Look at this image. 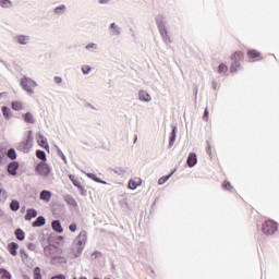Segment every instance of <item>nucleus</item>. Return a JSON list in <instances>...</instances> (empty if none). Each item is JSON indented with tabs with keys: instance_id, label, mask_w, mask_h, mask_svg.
<instances>
[{
	"instance_id": "obj_1",
	"label": "nucleus",
	"mask_w": 279,
	"mask_h": 279,
	"mask_svg": "<svg viewBox=\"0 0 279 279\" xmlns=\"http://www.w3.org/2000/svg\"><path fill=\"white\" fill-rule=\"evenodd\" d=\"M244 58H245V54L241 50L235 51L231 56V60H232L231 73H236L239 69H241V62H243Z\"/></svg>"
},
{
	"instance_id": "obj_2",
	"label": "nucleus",
	"mask_w": 279,
	"mask_h": 279,
	"mask_svg": "<svg viewBox=\"0 0 279 279\" xmlns=\"http://www.w3.org/2000/svg\"><path fill=\"white\" fill-rule=\"evenodd\" d=\"M262 231L264 232V234L266 235H271V234H276V232H278V222L274 221V220H266L263 225H262Z\"/></svg>"
},
{
	"instance_id": "obj_3",
	"label": "nucleus",
	"mask_w": 279,
	"mask_h": 279,
	"mask_svg": "<svg viewBox=\"0 0 279 279\" xmlns=\"http://www.w3.org/2000/svg\"><path fill=\"white\" fill-rule=\"evenodd\" d=\"M20 85L24 90H26V93H28V95H34V88L37 86L34 80L26 76L21 78Z\"/></svg>"
},
{
	"instance_id": "obj_4",
	"label": "nucleus",
	"mask_w": 279,
	"mask_h": 279,
	"mask_svg": "<svg viewBox=\"0 0 279 279\" xmlns=\"http://www.w3.org/2000/svg\"><path fill=\"white\" fill-rule=\"evenodd\" d=\"M87 235L86 231H82L76 239L74 240V250L77 254H82V250H84V245H86Z\"/></svg>"
},
{
	"instance_id": "obj_5",
	"label": "nucleus",
	"mask_w": 279,
	"mask_h": 279,
	"mask_svg": "<svg viewBox=\"0 0 279 279\" xmlns=\"http://www.w3.org/2000/svg\"><path fill=\"white\" fill-rule=\"evenodd\" d=\"M35 172L37 173V175H40L41 178H49V174L51 173V168L45 161H40L35 167Z\"/></svg>"
},
{
	"instance_id": "obj_6",
	"label": "nucleus",
	"mask_w": 279,
	"mask_h": 279,
	"mask_svg": "<svg viewBox=\"0 0 279 279\" xmlns=\"http://www.w3.org/2000/svg\"><path fill=\"white\" fill-rule=\"evenodd\" d=\"M141 184H143V180L138 177H135L130 180L129 189H131V191H135V189H138V186H141Z\"/></svg>"
},
{
	"instance_id": "obj_7",
	"label": "nucleus",
	"mask_w": 279,
	"mask_h": 279,
	"mask_svg": "<svg viewBox=\"0 0 279 279\" xmlns=\"http://www.w3.org/2000/svg\"><path fill=\"white\" fill-rule=\"evenodd\" d=\"M246 56L250 58V60H263L260 52H258L256 49L248 50Z\"/></svg>"
},
{
	"instance_id": "obj_8",
	"label": "nucleus",
	"mask_w": 279,
	"mask_h": 279,
	"mask_svg": "<svg viewBox=\"0 0 279 279\" xmlns=\"http://www.w3.org/2000/svg\"><path fill=\"white\" fill-rule=\"evenodd\" d=\"M158 29H159L165 43H171V38H169V35L167 34V28L165 27V24L159 23Z\"/></svg>"
},
{
	"instance_id": "obj_9",
	"label": "nucleus",
	"mask_w": 279,
	"mask_h": 279,
	"mask_svg": "<svg viewBox=\"0 0 279 279\" xmlns=\"http://www.w3.org/2000/svg\"><path fill=\"white\" fill-rule=\"evenodd\" d=\"M32 143H33V138H32V131H31V132H28L27 140L25 142L21 143L22 149H24V150L32 149Z\"/></svg>"
},
{
	"instance_id": "obj_10",
	"label": "nucleus",
	"mask_w": 279,
	"mask_h": 279,
	"mask_svg": "<svg viewBox=\"0 0 279 279\" xmlns=\"http://www.w3.org/2000/svg\"><path fill=\"white\" fill-rule=\"evenodd\" d=\"M69 178H70L72 184H74V186H77V189H78L82 193H84V185H82V181L78 180V179H76L75 175H73V174H70Z\"/></svg>"
},
{
	"instance_id": "obj_11",
	"label": "nucleus",
	"mask_w": 279,
	"mask_h": 279,
	"mask_svg": "<svg viewBox=\"0 0 279 279\" xmlns=\"http://www.w3.org/2000/svg\"><path fill=\"white\" fill-rule=\"evenodd\" d=\"M7 250H8V252H10L11 256H16V254H17L16 251L19 250V244H16V242H11L8 244Z\"/></svg>"
},
{
	"instance_id": "obj_12",
	"label": "nucleus",
	"mask_w": 279,
	"mask_h": 279,
	"mask_svg": "<svg viewBox=\"0 0 279 279\" xmlns=\"http://www.w3.org/2000/svg\"><path fill=\"white\" fill-rule=\"evenodd\" d=\"M38 217V211H36V209L31 208L27 209L26 216H25V220L26 221H32V219Z\"/></svg>"
},
{
	"instance_id": "obj_13",
	"label": "nucleus",
	"mask_w": 279,
	"mask_h": 279,
	"mask_svg": "<svg viewBox=\"0 0 279 279\" xmlns=\"http://www.w3.org/2000/svg\"><path fill=\"white\" fill-rule=\"evenodd\" d=\"M186 162L190 167H195V165H197V155L195 153H191Z\"/></svg>"
},
{
	"instance_id": "obj_14",
	"label": "nucleus",
	"mask_w": 279,
	"mask_h": 279,
	"mask_svg": "<svg viewBox=\"0 0 279 279\" xmlns=\"http://www.w3.org/2000/svg\"><path fill=\"white\" fill-rule=\"evenodd\" d=\"M37 143L39 147H43L44 149H49V143H47V138H45V136L39 135L37 138Z\"/></svg>"
},
{
	"instance_id": "obj_15",
	"label": "nucleus",
	"mask_w": 279,
	"mask_h": 279,
	"mask_svg": "<svg viewBox=\"0 0 279 279\" xmlns=\"http://www.w3.org/2000/svg\"><path fill=\"white\" fill-rule=\"evenodd\" d=\"M16 169H19V163L16 161H12L8 166V172L10 175H16Z\"/></svg>"
},
{
	"instance_id": "obj_16",
	"label": "nucleus",
	"mask_w": 279,
	"mask_h": 279,
	"mask_svg": "<svg viewBox=\"0 0 279 279\" xmlns=\"http://www.w3.org/2000/svg\"><path fill=\"white\" fill-rule=\"evenodd\" d=\"M52 230H54V232H58L59 234H62V232H64V229L62 228V223H60V220L52 221Z\"/></svg>"
},
{
	"instance_id": "obj_17",
	"label": "nucleus",
	"mask_w": 279,
	"mask_h": 279,
	"mask_svg": "<svg viewBox=\"0 0 279 279\" xmlns=\"http://www.w3.org/2000/svg\"><path fill=\"white\" fill-rule=\"evenodd\" d=\"M39 197L43 202H51V192L44 190L41 191Z\"/></svg>"
},
{
	"instance_id": "obj_18",
	"label": "nucleus",
	"mask_w": 279,
	"mask_h": 279,
	"mask_svg": "<svg viewBox=\"0 0 279 279\" xmlns=\"http://www.w3.org/2000/svg\"><path fill=\"white\" fill-rule=\"evenodd\" d=\"M46 220L45 217L39 216L36 221L33 222V228H40V226H45Z\"/></svg>"
},
{
	"instance_id": "obj_19",
	"label": "nucleus",
	"mask_w": 279,
	"mask_h": 279,
	"mask_svg": "<svg viewBox=\"0 0 279 279\" xmlns=\"http://www.w3.org/2000/svg\"><path fill=\"white\" fill-rule=\"evenodd\" d=\"M16 40L20 45H27L29 43V36L19 35L16 36Z\"/></svg>"
},
{
	"instance_id": "obj_20",
	"label": "nucleus",
	"mask_w": 279,
	"mask_h": 279,
	"mask_svg": "<svg viewBox=\"0 0 279 279\" xmlns=\"http://www.w3.org/2000/svg\"><path fill=\"white\" fill-rule=\"evenodd\" d=\"M140 99H141V101H151V96L147 92L141 90Z\"/></svg>"
},
{
	"instance_id": "obj_21",
	"label": "nucleus",
	"mask_w": 279,
	"mask_h": 279,
	"mask_svg": "<svg viewBox=\"0 0 279 279\" xmlns=\"http://www.w3.org/2000/svg\"><path fill=\"white\" fill-rule=\"evenodd\" d=\"M64 202H66L69 204V206H73L74 208H76V206H77V201H75L73 198V196H71V195H66L64 197Z\"/></svg>"
},
{
	"instance_id": "obj_22",
	"label": "nucleus",
	"mask_w": 279,
	"mask_h": 279,
	"mask_svg": "<svg viewBox=\"0 0 279 279\" xmlns=\"http://www.w3.org/2000/svg\"><path fill=\"white\" fill-rule=\"evenodd\" d=\"M15 236L19 241H24L25 240V232L23 231V229H17L15 231Z\"/></svg>"
},
{
	"instance_id": "obj_23",
	"label": "nucleus",
	"mask_w": 279,
	"mask_h": 279,
	"mask_svg": "<svg viewBox=\"0 0 279 279\" xmlns=\"http://www.w3.org/2000/svg\"><path fill=\"white\" fill-rule=\"evenodd\" d=\"M0 279H12V275L5 269H0Z\"/></svg>"
},
{
	"instance_id": "obj_24",
	"label": "nucleus",
	"mask_w": 279,
	"mask_h": 279,
	"mask_svg": "<svg viewBox=\"0 0 279 279\" xmlns=\"http://www.w3.org/2000/svg\"><path fill=\"white\" fill-rule=\"evenodd\" d=\"M25 123H34V116L31 112H27L23 116Z\"/></svg>"
},
{
	"instance_id": "obj_25",
	"label": "nucleus",
	"mask_w": 279,
	"mask_h": 279,
	"mask_svg": "<svg viewBox=\"0 0 279 279\" xmlns=\"http://www.w3.org/2000/svg\"><path fill=\"white\" fill-rule=\"evenodd\" d=\"M36 157H37L39 160H43V161L47 160V154H45L44 150H37V151H36Z\"/></svg>"
},
{
	"instance_id": "obj_26",
	"label": "nucleus",
	"mask_w": 279,
	"mask_h": 279,
	"mask_svg": "<svg viewBox=\"0 0 279 279\" xmlns=\"http://www.w3.org/2000/svg\"><path fill=\"white\" fill-rule=\"evenodd\" d=\"M10 208L13 211L19 210V208H21V204L19 203V201H12L10 204Z\"/></svg>"
},
{
	"instance_id": "obj_27",
	"label": "nucleus",
	"mask_w": 279,
	"mask_h": 279,
	"mask_svg": "<svg viewBox=\"0 0 279 279\" xmlns=\"http://www.w3.org/2000/svg\"><path fill=\"white\" fill-rule=\"evenodd\" d=\"M12 108H13V110H23V102H21V101H13L12 102Z\"/></svg>"
},
{
	"instance_id": "obj_28",
	"label": "nucleus",
	"mask_w": 279,
	"mask_h": 279,
	"mask_svg": "<svg viewBox=\"0 0 279 279\" xmlns=\"http://www.w3.org/2000/svg\"><path fill=\"white\" fill-rule=\"evenodd\" d=\"M175 144V128L172 130L171 134H170V142H169V146L173 147V145Z\"/></svg>"
},
{
	"instance_id": "obj_29",
	"label": "nucleus",
	"mask_w": 279,
	"mask_h": 279,
	"mask_svg": "<svg viewBox=\"0 0 279 279\" xmlns=\"http://www.w3.org/2000/svg\"><path fill=\"white\" fill-rule=\"evenodd\" d=\"M40 267H36L35 269H34V275H33V277H34V279H43V275L40 274Z\"/></svg>"
},
{
	"instance_id": "obj_30",
	"label": "nucleus",
	"mask_w": 279,
	"mask_h": 279,
	"mask_svg": "<svg viewBox=\"0 0 279 279\" xmlns=\"http://www.w3.org/2000/svg\"><path fill=\"white\" fill-rule=\"evenodd\" d=\"M2 114H3V117H5V119H10V117H11L10 108L3 106L2 107Z\"/></svg>"
},
{
	"instance_id": "obj_31",
	"label": "nucleus",
	"mask_w": 279,
	"mask_h": 279,
	"mask_svg": "<svg viewBox=\"0 0 279 279\" xmlns=\"http://www.w3.org/2000/svg\"><path fill=\"white\" fill-rule=\"evenodd\" d=\"M8 158H10L11 160H16V150H14V148L9 149Z\"/></svg>"
},
{
	"instance_id": "obj_32",
	"label": "nucleus",
	"mask_w": 279,
	"mask_h": 279,
	"mask_svg": "<svg viewBox=\"0 0 279 279\" xmlns=\"http://www.w3.org/2000/svg\"><path fill=\"white\" fill-rule=\"evenodd\" d=\"M222 189H225V191H233L234 187L232 186L231 182L225 181L222 184Z\"/></svg>"
},
{
	"instance_id": "obj_33",
	"label": "nucleus",
	"mask_w": 279,
	"mask_h": 279,
	"mask_svg": "<svg viewBox=\"0 0 279 279\" xmlns=\"http://www.w3.org/2000/svg\"><path fill=\"white\" fill-rule=\"evenodd\" d=\"M54 12H56L57 14H64V12H66V7L60 5V7H58V8L54 9Z\"/></svg>"
},
{
	"instance_id": "obj_34",
	"label": "nucleus",
	"mask_w": 279,
	"mask_h": 279,
	"mask_svg": "<svg viewBox=\"0 0 279 279\" xmlns=\"http://www.w3.org/2000/svg\"><path fill=\"white\" fill-rule=\"evenodd\" d=\"M171 175H173V173H170L169 175H166V177H161L158 180V184H160V185L165 184L169 180V178H171Z\"/></svg>"
},
{
	"instance_id": "obj_35",
	"label": "nucleus",
	"mask_w": 279,
	"mask_h": 279,
	"mask_svg": "<svg viewBox=\"0 0 279 279\" xmlns=\"http://www.w3.org/2000/svg\"><path fill=\"white\" fill-rule=\"evenodd\" d=\"M1 8H10L12 5V1L10 0H0Z\"/></svg>"
},
{
	"instance_id": "obj_36",
	"label": "nucleus",
	"mask_w": 279,
	"mask_h": 279,
	"mask_svg": "<svg viewBox=\"0 0 279 279\" xmlns=\"http://www.w3.org/2000/svg\"><path fill=\"white\" fill-rule=\"evenodd\" d=\"M218 73H228V65H226L225 63L220 64L218 66Z\"/></svg>"
},
{
	"instance_id": "obj_37",
	"label": "nucleus",
	"mask_w": 279,
	"mask_h": 279,
	"mask_svg": "<svg viewBox=\"0 0 279 279\" xmlns=\"http://www.w3.org/2000/svg\"><path fill=\"white\" fill-rule=\"evenodd\" d=\"M206 151L210 158H213V145H210V142L207 141V148Z\"/></svg>"
},
{
	"instance_id": "obj_38",
	"label": "nucleus",
	"mask_w": 279,
	"mask_h": 279,
	"mask_svg": "<svg viewBox=\"0 0 279 279\" xmlns=\"http://www.w3.org/2000/svg\"><path fill=\"white\" fill-rule=\"evenodd\" d=\"M111 29H112V34H120L119 26H117V24L112 23Z\"/></svg>"
},
{
	"instance_id": "obj_39",
	"label": "nucleus",
	"mask_w": 279,
	"mask_h": 279,
	"mask_svg": "<svg viewBox=\"0 0 279 279\" xmlns=\"http://www.w3.org/2000/svg\"><path fill=\"white\" fill-rule=\"evenodd\" d=\"M82 72L84 73V75L90 73V68H89V65H83V66H82Z\"/></svg>"
},
{
	"instance_id": "obj_40",
	"label": "nucleus",
	"mask_w": 279,
	"mask_h": 279,
	"mask_svg": "<svg viewBox=\"0 0 279 279\" xmlns=\"http://www.w3.org/2000/svg\"><path fill=\"white\" fill-rule=\"evenodd\" d=\"M27 250H31V252H34V250H36V244L32 242L27 243Z\"/></svg>"
},
{
	"instance_id": "obj_41",
	"label": "nucleus",
	"mask_w": 279,
	"mask_h": 279,
	"mask_svg": "<svg viewBox=\"0 0 279 279\" xmlns=\"http://www.w3.org/2000/svg\"><path fill=\"white\" fill-rule=\"evenodd\" d=\"M69 229H70L71 232H75L77 230V225L72 223V225H70Z\"/></svg>"
},
{
	"instance_id": "obj_42",
	"label": "nucleus",
	"mask_w": 279,
	"mask_h": 279,
	"mask_svg": "<svg viewBox=\"0 0 279 279\" xmlns=\"http://www.w3.org/2000/svg\"><path fill=\"white\" fill-rule=\"evenodd\" d=\"M203 121H208V109H205Z\"/></svg>"
},
{
	"instance_id": "obj_43",
	"label": "nucleus",
	"mask_w": 279,
	"mask_h": 279,
	"mask_svg": "<svg viewBox=\"0 0 279 279\" xmlns=\"http://www.w3.org/2000/svg\"><path fill=\"white\" fill-rule=\"evenodd\" d=\"M54 83H56V84H62V77L56 76V77H54Z\"/></svg>"
},
{
	"instance_id": "obj_44",
	"label": "nucleus",
	"mask_w": 279,
	"mask_h": 279,
	"mask_svg": "<svg viewBox=\"0 0 279 279\" xmlns=\"http://www.w3.org/2000/svg\"><path fill=\"white\" fill-rule=\"evenodd\" d=\"M92 180H95V182H101V180L97 179L95 174L89 175Z\"/></svg>"
},
{
	"instance_id": "obj_45",
	"label": "nucleus",
	"mask_w": 279,
	"mask_h": 279,
	"mask_svg": "<svg viewBox=\"0 0 279 279\" xmlns=\"http://www.w3.org/2000/svg\"><path fill=\"white\" fill-rule=\"evenodd\" d=\"M64 278H65L64 275H59V276L52 277L51 279H64Z\"/></svg>"
},
{
	"instance_id": "obj_46",
	"label": "nucleus",
	"mask_w": 279,
	"mask_h": 279,
	"mask_svg": "<svg viewBox=\"0 0 279 279\" xmlns=\"http://www.w3.org/2000/svg\"><path fill=\"white\" fill-rule=\"evenodd\" d=\"M93 48H95V44H88V45L86 46V49H93Z\"/></svg>"
},
{
	"instance_id": "obj_47",
	"label": "nucleus",
	"mask_w": 279,
	"mask_h": 279,
	"mask_svg": "<svg viewBox=\"0 0 279 279\" xmlns=\"http://www.w3.org/2000/svg\"><path fill=\"white\" fill-rule=\"evenodd\" d=\"M213 88L216 90L217 89V82H213Z\"/></svg>"
},
{
	"instance_id": "obj_48",
	"label": "nucleus",
	"mask_w": 279,
	"mask_h": 279,
	"mask_svg": "<svg viewBox=\"0 0 279 279\" xmlns=\"http://www.w3.org/2000/svg\"><path fill=\"white\" fill-rule=\"evenodd\" d=\"M110 0H99V3H107L109 2Z\"/></svg>"
},
{
	"instance_id": "obj_49",
	"label": "nucleus",
	"mask_w": 279,
	"mask_h": 279,
	"mask_svg": "<svg viewBox=\"0 0 279 279\" xmlns=\"http://www.w3.org/2000/svg\"><path fill=\"white\" fill-rule=\"evenodd\" d=\"M21 254H24V256H26V258H27V253L25 251L22 250Z\"/></svg>"
},
{
	"instance_id": "obj_50",
	"label": "nucleus",
	"mask_w": 279,
	"mask_h": 279,
	"mask_svg": "<svg viewBox=\"0 0 279 279\" xmlns=\"http://www.w3.org/2000/svg\"><path fill=\"white\" fill-rule=\"evenodd\" d=\"M0 217H3V211L2 210H0Z\"/></svg>"
},
{
	"instance_id": "obj_51",
	"label": "nucleus",
	"mask_w": 279,
	"mask_h": 279,
	"mask_svg": "<svg viewBox=\"0 0 279 279\" xmlns=\"http://www.w3.org/2000/svg\"><path fill=\"white\" fill-rule=\"evenodd\" d=\"M136 141H137V137H135V143H136Z\"/></svg>"
},
{
	"instance_id": "obj_52",
	"label": "nucleus",
	"mask_w": 279,
	"mask_h": 279,
	"mask_svg": "<svg viewBox=\"0 0 279 279\" xmlns=\"http://www.w3.org/2000/svg\"><path fill=\"white\" fill-rule=\"evenodd\" d=\"M0 195H1V190H0Z\"/></svg>"
}]
</instances>
